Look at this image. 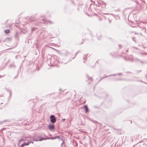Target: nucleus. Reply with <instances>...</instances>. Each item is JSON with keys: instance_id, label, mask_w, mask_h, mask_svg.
<instances>
[{"instance_id": "obj_5", "label": "nucleus", "mask_w": 147, "mask_h": 147, "mask_svg": "<svg viewBox=\"0 0 147 147\" xmlns=\"http://www.w3.org/2000/svg\"><path fill=\"white\" fill-rule=\"evenodd\" d=\"M84 108L85 109L86 113H87L88 111V107L87 106H86L85 105L84 106Z\"/></svg>"}, {"instance_id": "obj_4", "label": "nucleus", "mask_w": 147, "mask_h": 147, "mask_svg": "<svg viewBox=\"0 0 147 147\" xmlns=\"http://www.w3.org/2000/svg\"><path fill=\"white\" fill-rule=\"evenodd\" d=\"M5 32L6 34H8L10 32V31L9 30H5Z\"/></svg>"}, {"instance_id": "obj_2", "label": "nucleus", "mask_w": 147, "mask_h": 147, "mask_svg": "<svg viewBox=\"0 0 147 147\" xmlns=\"http://www.w3.org/2000/svg\"><path fill=\"white\" fill-rule=\"evenodd\" d=\"M49 129L51 130H54L55 129V127L53 125L49 124L48 126Z\"/></svg>"}, {"instance_id": "obj_1", "label": "nucleus", "mask_w": 147, "mask_h": 147, "mask_svg": "<svg viewBox=\"0 0 147 147\" xmlns=\"http://www.w3.org/2000/svg\"><path fill=\"white\" fill-rule=\"evenodd\" d=\"M50 119L51 122L53 123L56 122V119L54 115H51L50 117Z\"/></svg>"}, {"instance_id": "obj_3", "label": "nucleus", "mask_w": 147, "mask_h": 147, "mask_svg": "<svg viewBox=\"0 0 147 147\" xmlns=\"http://www.w3.org/2000/svg\"><path fill=\"white\" fill-rule=\"evenodd\" d=\"M45 140V139L44 138H40L39 140H35L34 139V141H42V140Z\"/></svg>"}, {"instance_id": "obj_6", "label": "nucleus", "mask_w": 147, "mask_h": 147, "mask_svg": "<svg viewBox=\"0 0 147 147\" xmlns=\"http://www.w3.org/2000/svg\"><path fill=\"white\" fill-rule=\"evenodd\" d=\"M30 143H30H24V144H23L22 145V147H23V146H25V145H28L29 144V143Z\"/></svg>"}]
</instances>
